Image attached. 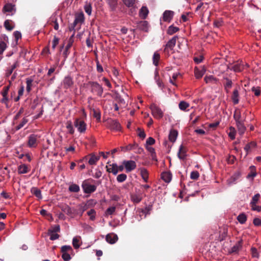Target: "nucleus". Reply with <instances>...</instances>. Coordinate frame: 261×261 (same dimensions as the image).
<instances>
[{
  "label": "nucleus",
  "instance_id": "nucleus-1",
  "mask_svg": "<svg viewBox=\"0 0 261 261\" xmlns=\"http://www.w3.org/2000/svg\"><path fill=\"white\" fill-rule=\"evenodd\" d=\"M88 85L90 87L91 92L93 95L101 97L103 92V89L101 85L97 82L90 81Z\"/></svg>",
  "mask_w": 261,
  "mask_h": 261
},
{
  "label": "nucleus",
  "instance_id": "nucleus-2",
  "mask_svg": "<svg viewBox=\"0 0 261 261\" xmlns=\"http://www.w3.org/2000/svg\"><path fill=\"white\" fill-rule=\"evenodd\" d=\"M245 66L248 67L247 64L244 65L242 61H238L227 65L226 71H228V73L229 70H233L235 72H240L244 70Z\"/></svg>",
  "mask_w": 261,
  "mask_h": 261
},
{
  "label": "nucleus",
  "instance_id": "nucleus-3",
  "mask_svg": "<svg viewBox=\"0 0 261 261\" xmlns=\"http://www.w3.org/2000/svg\"><path fill=\"white\" fill-rule=\"evenodd\" d=\"M93 181L94 180L93 179H87L83 181L82 187L85 194H91L96 191V186L91 184V182Z\"/></svg>",
  "mask_w": 261,
  "mask_h": 261
},
{
  "label": "nucleus",
  "instance_id": "nucleus-4",
  "mask_svg": "<svg viewBox=\"0 0 261 261\" xmlns=\"http://www.w3.org/2000/svg\"><path fill=\"white\" fill-rule=\"evenodd\" d=\"M100 158V155H96L94 153H91L83 157L79 161V163L87 162L90 165H95Z\"/></svg>",
  "mask_w": 261,
  "mask_h": 261
},
{
  "label": "nucleus",
  "instance_id": "nucleus-5",
  "mask_svg": "<svg viewBox=\"0 0 261 261\" xmlns=\"http://www.w3.org/2000/svg\"><path fill=\"white\" fill-rule=\"evenodd\" d=\"M231 73H228V71H225L223 73V80L225 81L223 83V86L226 93H228L229 92V90L232 86L233 83L231 80Z\"/></svg>",
  "mask_w": 261,
  "mask_h": 261
},
{
  "label": "nucleus",
  "instance_id": "nucleus-6",
  "mask_svg": "<svg viewBox=\"0 0 261 261\" xmlns=\"http://www.w3.org/2000/svg\"><path fill=\"white\" fill-rule=\"evenodd\" d=\"M178 37L176 36L172 37L168 41L164 48V53L167 56H169L174 53V47L175 45Z\"/></svg>",
  "mask_w": 261,
  "mask_h": 261
},
{
  "label": "nucleus",
  "instance_id": "nucleus-7",
  "mask_svg": "<svg viewBox=\"0 0 261 261\" xmlns=\"http://www.w3.org/2000/svg\"><path fill=\"white\" fill-rule=\"evenodd\" d=\"M16 11L15 5L11 3L6 4L2 9L3 13L6 14V16L13 15L16 13Z\"/></svg>",
  "mask_w": 261,
  "mask_h": 261
},
{
  "label": "nucleus",
  "instance_id": "nucleus-8",
  "mask_svg": "<svg viewBox=\"0 0 261 261\" xmlns=\"http://www.w3.org/2000/svg\"><path fill=\"white\" fill-rule=\"evenodd\" d=\"M151 111V114L153 116L158 119H161L164 115V113L162 110L155 104L152 103L150 106Z\"/></svg>",
  "mask_w": 261,
  "mask_h": 261
},
{
  "label": "nucleus",
  "instance_id": "nucleus-9",
  "mask_svg": "<svg viewBox=\"0 0 261 261\" xmlns=\"http://www.w3.org/2000/svg\"><path fill=\"white\" fill-rule=\"evenodd\" d=\"M74 125L76 128H77L78 132L80 133H84L86 130L87 124L85 121L81 119H75Z\"/></svg>",
  "mask_w": 261,
  "mask_h": 261
},
{
  "label": "nucleus",
  "instance_id": "nucleus-10",
  "mask_svg": "<svg viewBox=\"0 0 261 261\" xmlns=\"http://www.w3.org/2000/svg\"><path fill=\"white\" fill-rule=\"evenodd\" d=\"M107 126L112 130L120 131L121 126L119 122L117 120L109 119L107 122Z\"/></svg>",
  "mask_w": 261,
  "mask_h": 261
},
{
  "label": "nucleus",
  "instance_id": "nucleus-11",
  "mask_svg": "<svg viewBox=\"0 0 261 261\" xmlns=\"http://www.w3.org/2000/svg\"><path fill=\"white\" fill-rule=\"evenodd\" d=\"M188 149L186 145L184 144L180 145L177 153L178 158L180 160H185L188 156Z\"/></svg>",
  "mask_w": 261,
  "mask_h": 261
},
{
  "label": "nucleus",
  "instance_id": "nucleus-12",
  "mask_svg": "<svg viewBox=\"0 0 261 261\" xmlns=\"http://www.w3.org/2000/svg\"><path fill=\"white\" fill-rule=\"evenodd\" d=\"M74 84V82L72 77L70 75L66 76L62 82V85L64 89H68L72 87Z\"/></svg>",
  "mask_w": 261,
  "mask_h": 261
},
{
  "label": "nucleus",
  "instance_id": "nucleus-13",
  "mask_svg": "<svg viewBox=\"0 0 261 261\" xmlns=\"http://www.w3.org/2000/svg\"><path fill=\"white\" fill-rule=\"evenodd\" d=\"M122 164L124 166L126 172H129L136 168V162L132 160L124 161Z\"/></svg>",
  "mask_w": 261,
  "mask_h": 261
},
{
  "label": "nucleus",
  "instance_id": "nucleus-14",
  "mask_svg": "<svg viewBox=\"0 0 261 261\" xmlns=\"http://www.w3.org/2000/svg\"><path fill=\"white\" fill-rule=\"evenodd\" d=\"M150 208L149 207H145L144 208H138L136 213L140 217L139 221L145 218L148 214H150Z\"/></svg>",
  "mask_w": 261,
  "mask_h": 261
},
{
  "label": "nucleus",
  "instance_id": "nucleus-15",
  "mask_svg": "<svg viewBox=\"0 0 261 261\" xmlns=\"http://www.w3.org/2000/svg\"><path fill=\"white\" fill-rule=\"evenodd\" d=\"M37 136L35 134L31 135L28 138V145L29 147H36L37 145Z\"/></svg>",
  "mask_w": 261,
  "mask_h": 261
},
{
  "label": "nucleus",
  "instance_id": "nucleus-16",
  "mask_svg": "<svg viewBox=\"0 0 261 261\" xmlns=\"http://www.w3.org/2000/svg\"><path fill=\"white\" fill-rule=\"evenodd\" d=\"M174 12L170 10H166L163 14V21L169 22L172 19Z\"/></svg>",
  "mask_w": 261,
  "mask_h": 261
},
{
  "label": "nucleus",
  "instance_id": "nucleus-17",
  "mask_svg": "<svg viewBox=\"0 0 261 261\" xmlns=\"http://www.w3.org/2000/svg\"><path fill=\"white\" fill-rule=\"evenodd\" d=\"M240 88H236L232 92L231 97L232 102L234 105H237L239 102V91Z\"/></svg>",
  "mask_w": 261,
  "mask_h": 261
},
{
  "label": "nucleus",
  "instance_id": "nucleus-18",
  "mask_svg": "<svg viewBox=\"0 0 261 261\" xmlns=\"http://www.w3.org/2000/svg\"><path fill=\"white\" fill-rule=\"evenodd\" d=\"M130 198L132 201L134 203H139L142 201L143 199V196L142 194L140 193H133L130 194Z\"/></svg>",
  "mask_w": 261,
  "mask_h": 261
},
{
  "label": "nucleus",
  "instance_id": "nucleus-19",
  "mask_svg": "<svg viewBox=\"0 0 261 261\" xmlns=\"http://www.w3.org/2000/svg\"><path fill=\"white\" fill-rule=\"evenodd\" d=\"M118 239V236L114 233H109L106 237L107 242L111 244L115 243L117 241Z\"/></svg>",
  "mask_w": 261,
  "mask_h": 261
},
{
  "label": "nucleus",
  "instance_id": "nucleus-20",
  "mask_svg": "<svg viewBox=\"0 0 261 261\" xmlns=\"http://www.w3.org/2000/svg\"><path fill=\"white\" fill-rule=\"evenodd\" d=\"M204 80L206 84H217L219 83V79L213 75H206Z\"/></svg>",
  "mask_w": 261,
  "mask_h": 261
},
{
  "label": "nucleus",
  "instance_id": "nucleus-21",
  "mask_svg": "<svg viewBox=\"0 0 261 261\" xmlns=\"http://www.w3.org/2000/svg\"><path fill=\"white\" fill-rule=\"evenodd\" d=\"M74 36V34H73L68 39V44L66 45L65 49L63 53V54L64 55L65 58H67L68 55L69 54L68 49L72 46V44L73 43Z\"/></svg>",
  "mask_w": 261,
  "mask_h": 261
},
{
  "label": "nucleus",
  "instance_id": "nucleus-22",
  "mask_svg": "<svg viewBox=\"0 0 261 261\" xmlns=\"http://www.w3.org/2000/svg\"><path fill=\"white\" fill-rule=\"evenodd\" d=\"M5 28L9 31H11L15 28V23L12 20L7 19L4 23Z\"/></svg>",
  "mask_w": 261,
  "mask_h": 261
},
{
  "label": "nucleus",
  "instance_id": "nucleus-23",
  "mask_svg": "<svg viewBox=\"0 0 261 261\" xmlns=\"http://www.w3.org/2000/svg\"><path fill=\"white\" fill-rule=\"evenodd\" d=\"M205 72V70L204 68L199 69L198 67H195L194 68V74L195 76L197 79L201 78L204 75Z\"/></svg>",
  "mask_w": 261,
  "mask_h": 261
},
{
  "label": "nucleus",
  "instance_id": "nucleus-24",
  "mask_svg": "<svg viewBox=\"0 0 261 261\" xmlns=\"http://www.w3.org/2000/svg\"><path fill=\"white\" fill-rule=\"evenodd\" d=\"M81 244V237L80 236H76L73 238L72 245L74 249H76L79 248Z\"/></svg>",
  "mask_w": 261,
  "mask_h": 261
},
{
  "label": "nucleus",
  "instance_id": "nucleus-25",
  "mask_svg": "<svg viewBox=\"0 0 261 261\" xmlns=\"http://www.w3.org/2000/svg\"><path fill=\"white\" fill-rule=\"evenodd\" d=\"M161 178L166 182H169L172 178V174L170 172H163L161 175Z\"/></svg>",
  "mask_w": 261,
  "mask_h": 261
},
{
  "label": "nucleus",
  "instance_id": "nucleus-26",
  "mask_svg": "<svg viewBox=\"0 0 261 261\" xmlns=\"http://www.w3.org/2000/svg\"><path fill=\"white\" fill-rule=\"evenodd\" d=\"M107 171L109 173H112L116 175L117 174V164H112L106 166Z\"/></svg>",
  "mask_w": 261,
  "mask_h": 261
},
{
  "label": "nucleus",
  "instance_id": "nucleus-27",
  "mask_svg": "<svg viewBox=\"0 0 261 261\" xmlns=\"http://www.w3.org/2000/svg\"><path fill=\"white\" fill-rule=\"evenodd\" d=\"M236 125L238 129L239 134H240L241 135L244 134L246 129V128L244 125V121L243 120L242 121L237 122Z\"/></svg>",
  "mask_w": 261,
  "mask_h": 261
},
{
  "label": "nucleus",
  "instance_id": "nucleus-28",
  "mask_svg": "<svg viewBox=\"0 0 261 261\" xmlns=\"http://www.w3.org/2000/svg\"><path fill=\"white\" fill-rule=\"evenodd\" d=\"M138 147V145L137 144L134 143V144H129L126 146H121L120 147V148H121V150L123 151H129L131 150L135 149Z\"/></svg>",
  "mask_w": 261,
  "mask_h": 261
},
{
  "label": "nucleus",
  "instance_id": "nucleus-29",
  "mask_svg": "<svg viewBox=\"0 0 261 261\" xmlns=\"http://www.w3.org/2000/svg\"><path fill=\"white\" fill-rule=\"evenodd\" d=\"M29 171L28 166L25 164H21L18 167V173L19 174H25Z\"/></svg>",
  "mask_w": 261,
  "mask_h": 261
},
{
  "label": "nucleus",
  "instance_id": "nucleus-30",
  "mask_svg": "<svg viewBox=\"0 0 261 261\" xmlns=\"http://www.w3.org/2000/svg\"><path fill=\"white\" fill-rule=\"evenodd\" d=\"M31 193L34 195L38 199H41L42 198L41 191L37 187H33L31 190Z\"/></svg>",
  "mask_w": 261,
  "mask_h": 261
},
{
  "label": "nucleus",
  "instance_id": "nucleus-31",
  "mask_svg": "<svg viewBox=\"0 0 261 261\" xmlns=\"http://www.w3.org/2000/svg\"><path fill=\"white\" fill-rule=\"evenodd\" d=\"M178 135V132L176 130L171 129L169 135V140L172 142H174Z\"/></svg>",
  "mask_w": 261,
  "mask_h": 261
},
{
  "label": "nucleus",
  "instance_id": "nucleus-32",
  "mask_svg": "<svg viewBox=\"0 0 261 261\" xmlns=\"http://www.w3.org/2000/svg\"><path fill=\"white\" fill-rule=\"evenodd\" d=\"M84 19L85 18L83 13H81L75 15L74 19L75 23H77V24H79L80 25H81V24L84 22ZM79 28H80V26H79Z\"/></svg>",
  "mask_w": 261,
  "mask_h": 261
},
{
  "label": "nucleus",
  "instance_id": "nucleus-33",
  "mask_svg": "<svg viewBox=\"0 0 261 261\" xmlns=\"http://www.w3.org/2000/svg\"><path fill=\"white\" fill-rule=\"evenodd\" d=\"M260 197V195L259 193H257L254 195L250 203L251 208L256 205V204L259 201Z\"/></svg>",
  "mask_w": 261,
  "mask_h": 261
},
{
  "label": "nucleus",
  "instance_id": "nucleus-34",
  "mask_svg": "<svg viewBox=\"0 0 261 261\" xmlns=\"http://www.w3.org/2000/svg\"><path fill=\"white\" fill-rule=\"evenodd\" d=\"M148 10L146 7H142L140 10V16L143 19H145L148 15Z\"/></svg>",
  "mask_w": 261,
  "mask_h": 261
},
{
  "label": "nucleus",
  "instance_id": "nucleus-35",
  "mask_svg": "<svg viewBox=\"0 0 261 261\" xmlns=\"http://www.w3.org/2000/svg\"><path fill=\"white\" fill-rule=\"evenodd\" d=\"M233 118L236 122L243 121L241 118V112L239 109H236L234 112Z\"/></svg>",
  "mask_w": 261,
  "mask_h": 261
},
{
  "label": "nucleus",
  "instance_id": "nucleus-36",
  "mask_svg": "<svg viewBox=\"0 0 261 261\" xmlns=\"http://www.w3.org/2000/svg\"><path fill=\"white\" fill-rule=\"evenodd\" d=\"M139 27L140 30L144 32H148V31L149 25L147 21L144 20L141 21Z\"/></svg>",
  "mask_w": 261,
  "mask_h": 261
},
{
  "label": "nucleus",
  "instance_id": "nucleus-37",
  "mask_svg": "<svg viewBox=\"0 0 261 261\" xmlns=\"http://www.w3.org/2000/svg\"><path fill=\"white\" fill-rule=\"evenodd\" d=\"M140 173L142 178L145 182H147L148 179V172L145 168H141Z\"/></svg>",
  "mask_w": 261,
  "mask_h": 261
},
{
  "label": "nucleus",
  "instance_id": "nucleus-38",
  "mask_svg": "<svg viewBox=\"0 0 261 261\" xmlns=\"http://www.w3.org/2000/svg\"><path fill=\"white\" fill-rule=\"evenodd\" d=\"M179 76H181L179 72H176L173 73L172 77L170 79V83L175 86H177L175 81Z\"/></svg>",
  "mask_w": 261,
  "mask_h": 261
},
{
  "label": "nucleus",
  "instance_id": "nucleus-39",
  "mask_svg": "<svg viewBox=\"0 0 261 261\" xmlns=\"http://www.w3.org/2000/svg\"><path fill=\"white\" fill-rule=\"evenodd\" d=\"M250 172L247 175V178H254L256 175V168L254 166H251L249 168Z\"/></svg>",
  "mask_w": 261,
  "mask_h": 261
},
{
  "label": "nucleus",
  "instance_id": "nucleus-40",
  "mask_svg": "<svg viewBox=\"0 0 261 261\" xmlns=\"http://www.w3.org/2000/svg\"><path fill=\"white\" fill-rule=\"evenodd\" d=\"M61 252L62 253H72L73 252V249L72 247L69 245H64L61 247Z\"/></svg>",
  "mask_w": 261,
  "mask_h": 261
},
{
  "label": "nucleus",
  "instance_id": "nucleus-41",
  "mask_svg": "<svg viewBox=\"0 0 261 261\" xmlns=\"http://www.w3.org/2000/svg\"><path fill=\"white\" fill-rule=\"evenodd\" d=\"M28 119L26 117L23 118L21 122L15 127V130H18L22 127H23L28 122Z\"/></svg>",
  "mask_w": 261,
  "mask_h": 261
},
{
  "label": "nucleus",
  "instance_id": "nucleus-42",
  "mask_svg": "<svg viewBox=\"0 0 261 261\" xmlns=\"http://www.w3.org/2000/svg\"><path fill=\"white\" fill-rule=\"evenodd\" d=\"M112 11H114L117 6V0H106Z\"/></svg>",
  "mask_w": 261,
  "mask_h": 261
},
{
  "label": "nucleus",
  "instance_id": "nucleus-43",
  "mask_svg": "<svg viewBox=\"0 0 261 261\" xmlns=\"http://www.w3.org/2000/svg\"><path fill=\"white\" fill-rule=\"evenodd\" d=\"M66 127L68 130V133L73 135L74 133V129L73 128L72 123L71 121H67L66 123Z\"/></svg>",
  "mask_w": 261,
  "mask_h": 261
},
{
  "label": "nucleus",
  "instance_id": "nucleus-44",
  "mask_svg": "<svg viewBox=\"0 0 261 261\" xmlns=\"http://www.w3.org/2000/svg\"><path fill=\"white\" fill-rule=\"evenodd\" d=\"M152 60L153 64L156 66H158L160 60V54L158 52H155L153 54Z\"/></svg>",
  "mask_w": 261,
  "mask_h": 261
},
{
  "label": "nucleus",
  "instance_id": "nucleus-45",
  "mask_svg": "<svg viewBox=\"0 0 261 261\" xmlns=\"http://www.w3.org/2000/svg\"><path fill=\"white\" fill-rule=\"evenodd\" d=\"M179 30V29L178 27H174L173 25H170L167 30V34L169 35H173V34L176 33Z\"/></svg>",
  "mask_w": 261,
  "mask_h": 261
},
{
  "label": "nucleus",
  "instance_id": "nucleus-46",
  "mask_svg": "<svg viewBox=\"0 0 261 261\" xmlns=\"http://www.w3.org/2000/svg\"><path fill=\"white\" fill-rule=\"evenodd\" d=\"M237 220L241 224H244L247 220V216L245 214L241 213L238 216Z\"/></svg>",
  "mask_w": 261,
  "mask_h": 261
},
{
  "label": "nucleus",
  "instance_id": "nucleus-47",
  "mask_svg": "<svg viewBox=\"0 0 261 261\" xmlns=\"http://www.w3.org/2000/svg\"><path fill=\"white\" fill-rule=\"evenodd\" d=\"M189 106V103L185 101H180L178 105L179 108L181 111H186V109L188 108Z\"/></svg>",
  "mask_w": 261,
  "mask_h": 261
},
{
  "label": "nucleus",
  "instance_id": "nucleus-48",
  "mask_svg": "<svg viewBox=\"0 0 261 261\" xmlns=\"http://www.w3.org/2000/svg\"><path fill=\"white\" fill-rule=\"evenodd\" d=\"M93 117L96 119V120L98 122L100 121L101 119V113L99 109H93Z\"/></svg>",
  "mask_w": 261,
  "mask_h": 261
},
{
  "label": "nucleus",
  "instance_id": "nucleus-49",
  "mask_svg": "<svg viewBox=\"0 0 261 261\" xmlns=\"http://www.w3.org/2000/svg\"><path fill=\"white\" fill-rule=\"evenodd\" d=\"M96 214V211L94 209H91L87 212V215L89 216L90 220L91 221H94L95 219Z\"/></svg>",
  "mask_w": 261,
  "mask_h": 261
},
{
  "label": "nucleus",
  "instance_id": "nucleus-50",
  "mask_svg": "<svg viewBox=\"0 0 261 261\" xmlns=\"http://www.w3.org/2000/svg\"><path fill=\"white\" fill-rule=\"evenodd\" d=\"M69 191L72 192H78L80 191V187L76 184H72L69 187Z\"/></svg>",
  "mask_w": 261,
  "mask_h": 261
},
{
  "label": "nucleus",
  "instance_id": "nucleus-51",
  "mask_svg": "<svg viewBox=\"0 0 261 261\" xmlns=\"http://www.w3.org/2000/svg\"><path fill=\"white\" fill-rule=\"evenodd\" d=\"M33 80L31 79H27L26 80L27 87L26 90L28 93H30L31 90V88L32 87V83Z\"/></svg>",
  "mask_w": 261,
  "mask_h": 261
},
{
  "label": "nucleus",
  "instance_id": "nucleus-52",
  "mask_svg": "<svg viewBox=\"0 0 261 261\" xmlns=\"http://www.w3.org/2000/svg\"><path fill=\"white\" fill-rule=\"evenodd\" d=\"M127 178V175L124 173L119 174L117 177V181L118 182H122L124 181Z\"/></svg>",
  "mask_w": 261,
  "mask_h": 261
},
{
  "label": "nucleus",
  "instance_id": "nucleus-53",
  "mask_svg": "<svg viewBox=\"0 0 261 261\" xmlns=\"http://www.w3.org/2000/svg\"><path fill=\"white\" fill-rule=\"evenodd\" d=\"M123 3L128 7H133L136 0H122Z\"/></svg>",
  "mask_w": 261,
  "mask_h": 261
},
{
  "label": "nucleus",
  "instance_id": "nucleus-54",
  "mask_svg": "<svg viewBox=\"0 0 261 261\" xmlns=\"http://www.w3.org/2000/svg\"><path fill=\"white\" fill-rule=\"evenodd\" d=\"M48 235L50 236V240H55L59 238V235L57 232H54L53 231H48Z\"/></svg>",
  "mask_w": 261,
  "mask_h": 261
},
{
  "label": "nucleus",
  "instance_id": "nucleus-55",
  "mask_svg": "<svg viewBox=\"0 0 261 261\" xmlns=\"http://www.w3.org/2000/svg\"><path fill=\"white\" fill-rule=\"evenodd\" d=\"M7 47L6 43L3 41H0V55H2Z\"/></svg>",
  "mask_w": 261,
  "mask_h": 261
},
{
  "label": "nucleus",
  "instance_id": "nucleus-56",
  "mask_svg": "<svg viewBox=\"0 0 261 261\" xmlns=\"http://www.w3.org/2000/svg\"><path fill=\"white\" fill-rule=\"evenodd\" d=\"M251 91L254 93L256 96H259L260 95V89L259 87H252Z\"/></svg>",
  "mask_w": 261,
  "mask_h": 261
},
{
  "label": "nucleus",
  "instance_id": "nucleus-57",
  "mask_svg": "<svg viewBox=\"0 0 261 261\" xmlns=\"http://www.w3.org/2000/svg\"><path fill=\"white\" fill-rule=\"evenodd\" d=\"M84 10L86 13L90 15L92 12V7L90 4L87 3L84 6Z\"/></svg>",
  "mask_w": 261,
  "mask_h": 261
},
{
  "label": "nucleus",
  "instance_id": "nucleus-58",
  "mask_svg": "<svg viewBox=\"0 0 261 261\" xmlns=\"http://www.w3.org/2000/svg\"><path fill=\"white\" fill-rule=\"evenodd\" d=\"M251 255L252 257L254 258H258L259 257V253L257 251V250L255 247H252L251 248Z\"/></svg>",
  "mask_w": 261,
  "mask_h": 261
},
{
  "label": "nucleus",
  "instance_id": "nucleus-59",
  "mask_svg": "<svg viewBox=\"0 0 261 261\" xmlns=\"http://www.w3.org/2000/svg\"><path fill=\"white\" fill-rule=\"evenodd\" d=\"M228 136L229 138L232 140H234L236 137V132L234 130V128L231 126L230 127V132L228 134Z\"/></svg>",
  "mask_w": 261,
  "mask_h": 261
},
{
  "label": "nucleus",
  "instance_id": "nucleus-60",
  "mask_svg": "<svg viewBox=\"0 0 261 261\" xmlns=\"http://www.w3.org/2000/svg\"><path fill=\"white\" fill-rule=\"evenodd\" d=\"M241 247V242L239 241L235 245H234L232 248L231 251L232 252H236L238 251Z\"/></svg>",
  "mask_w": 261,
  "mask_h": 261
},
{
  "label": "nucleus",
  "instance_id": "nucleus-61",
  "mask_svg": "<svg viewBox=\"0 0 261 261\" xmlns=\"http://www.w3.org/2000/svg\"><path fill=\"white\" fill-rule=\"evenodd\" d=\"M199 177V173L197 171H193L191 172L190 177L192 179L196 180Z\"/></svg>",
  "mask_w": 261,
  "mask_h": 261
},
{
  "label": "nucleus",
  "instance_id": "nucleus-62",
  "mask_svg": "<svg viewBox=\"0 0 261 261\" xmlns=\"http://www.w3.org/2000/svg\"><path fill=\"white\" fill-rule=\"evenodd\" d=\"M9 99L8 98V96H4L1 99V102L2 103H4L6 105V108H9L10 106H9Z\"/></svg>",
  "mask_w": 261,
  "mask_h": 261
},
{
  "label": "nucleus",
  "instance_id": "nucleus-63",
  "mask_svg": "<svg viewBox=\"0 0 261 261\" xmlns=\"http://www.w3.org/2000/svg\"><path fill=\"white\" fill-rule=\"evenodd\" d=\"M116 210L115 206H111L107 209L106 214L107 215H111L114 213Z\"/></svg>",
  "mask_w": 261,
  "mask_h": 261
},
{
  "label": "nucleus",
  "instance_id": "nucleus-64",
  "mask_svg": "<svg viewBox=\"0 0 261 261\" xmlns=\"http://www.w3.org/2000/svg\"><path fill=\"white\" fill-rule=\"evenodd\" d=\"M62 258L64 261H69L71 259L70 253H62Z\"/></svg>",
  "mask_w": 261,
  "mask_h": 261
}]
</instances>
